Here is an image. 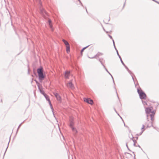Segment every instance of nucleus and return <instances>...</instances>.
Masks as SVG:
<instances>
[{
	"mask_svg": "<svg viewBox=\"0 0 159 159\" xmlns=\"http://www.w3.org/2000/svg\"><path fill=\"white\" fill-rule=\"evenodd\" d=\"M152 107H147L145 109L146 113L147 114V117L148 121V117L150 116L151 118V120L153 121V117L155 115V112L153 111H152Z\"/></svg>",
	"mask_w": 159,
	"mask_h": 159,
	"instance_id": "f257e3e1",
	"label": "nucleus"
},
{
	"mask_svg": "<svg viewBox=\"0 0 159 159\" xmlns=\"http://www.w3.org/2000/svg\"><path fill=\"white\" fill-rule=\"evenodd\" d=\"M37 72L40 80H42L45 78V76L43 73V68L41 66L39 68H38L37 70Z\"/></svg>",
	"mask_w": 159,
	"mask_h": 159,
	"instance_id": "f03ea898",
	"label": "nucleus"
},
{
	"mask_svg": "<svg viewBox=\"0 0 159 159\" xmlns=\"http://www.w3.org/2000/svg\"><path fill=\"white\" fill-rule=\"evenodd\" d=\"M137 92L139 94L140 99H146V95L145 93L142 91V90L141 89L140 90L139 89H138Z\"/></svg>",
	"mask_w": 159,
	"mask_h": 159,
	"instance_id": "7ed1b4c3",
	"label": "nucleus"
},
{
	"mask_svg": "<svg viewBox=\"0 0 159 159\" xmlns=\"http://www.w3.org/2000/svg\"><path fill=\"white\" fill-rule=\"evenodd\" d=\"M43 95H44V96L45 98L49 102L51 107V108L52 109V111L53 113V108L51 104V103L50 100L49 99L48 96L45 93Z\"/></svg>",
	"mask_w": 159,
	"mask_h": 159,
	"instance_id": "20e7f679",
	"label": "nucleus"
},
{
	"mask_svg": "<svg viewBox=\"0 0 159 159\" xmlns=\"http://www.w3.org/2000/svg\"><path fill=\"white\" fill-rule=\"evenodd\" d=\"M84 101L91 105H92L93 103V100L89 98H84Z\"/></svg>",
	"mask_w": 159,
	"mask_h": 159,
	"instance_id": "39448f33",
	"label": "nucleus"
},
{
	"mask_svg": "<svg viewBox=\"0 0 159 159\" xmlns=\"http://www.w3.org/2000/svg\"><path fill=\"white\" fill-rule=\"evenodd\" d=\"M53 94L55 96L57 100L61 102V97L59 95L56 93H53Z\"/></svg>",
	"mask_w": 159,
	"mask_h": 159,
	"instance_id": "423d86ee",
	"label": "nucleus"
},
{
	"mask_svg": "<svg viewBox=\"0 0 159 159\" xmlns=\"http://www.w3.org/2000/svg\"><path fill=\"white\" fill-rule=\"evenodd\" d=\"M144 127H145L144 125H142V128H141L142 131H141V132L140 133H139V134H137V136H139V135H140L142 134V133L143 132L144 130ZM138 136H137L136 137V140L138 139Z\"/></svg>",
	"mask_w": 159,
	"mask_h": 159,
	"instance_id": "0eeeda50",
	"label": "nucleus"
},
{
	"mask_svg": "<svg viewBox=\"0 0 159 159\" xmlns=\"http://www.w3.org/2000/svg\"><path fill=\"white\" fill-rule=\"evenodd\" d=\"M67 86L68 87L73 89L74 88L73 84H72L71 81L68 82L67 84Z\"/></svg>",
	"mask_w": 159,
	"mask_h": 159,
	"instance_id": "6e6552de",
	"label": "nucleus"
},
{
	"mask_svg": "<svg viewBox=\"0 0 159 159\" xmlns=\"http://www.w3.org/2000/svg\"><path fill=\"white\" fill-rule=\"evenodd\" d=\"M123 66L125 67V68L127 70V71H128L129 73L131 75V77L133 79V80L134 81V77L132 75V73L131 72V71L130 70H129V69H128V68L125 65H125H123Z\"/></svg>",
	"mask_w": 159,
	"mask_h": 159,
	"instance_id": "1a4fd4ad",
	"label": "nucleus"
},
{
	"mask_svg": "<svg viewBox=\"0 0 159 159\" xmlns=\"http://www.w3.org/2000/svg\"><path fill=\"white\" fill-rule=\"evenodd\" d=\"M40 13L41 14H43V15H44V14H47V12H46L45 10L43 9L40 8Z\"/></svg>",
	"mask_w": 159,
	"mask_h": 159,
	"instance_id": "9d476101",
	"label": "nucleus"
},
{
	"mask_svg": "<svg viewBox=\"0 0 159 159\" xmlns=\"http://www.w3.org/2000/svg\"><path fill=\"white\" fill-rule=\"evenodd\" d=\"M70 74V71H66L65 72V76L66 78H68Z\"/></svg>",
	"mask_w": 159,
	"mask_h": 159,
	"instance_id": "9b49d317",
	"label": "nucleus"
},
{
	"mask_svg": "<svg viewBox=\"0 0 159 159\" xmlns=\"http://www.w3.org/2000/svg\"><path fill=\"white\" fill-rule=\"evenodd\" d=\"M151 126H152L154 128H155V127L153 126L152 125V122H149V123L147 125V127H150Z\"/></svg>",
	"mask_w": 159,
	"mask_h": 159,
	"instance_id": "f8f14e48",
	"label": "nucleus"
},
{
	"mask_svg": "<svg viewBox=\"0 0 159 159\" xmlns=\"http://www.w3.org/2000/svg\"><path fill=\"white\" fill-rule=\"evenodd\" d=\"M66 50L67 52V53H69V52H70V45L66 46Z\"/></svg>",
	"mask_w": 159,
	"mask_h": 159,
	"instance_id": "ddd939ff",
	"label": "nucleus"
},
{
	"mask_svg": "<svg viewBox=\"0 0 159 159\" xmlns=\"http://www.w3.org/2000/svg\"><path fill=\"white\" fill-rule=\"evenodd\" d=\"M74 125V123L72 121V120H70V126L71 128L72 127H73V126Z\"/></svg>",
	"mask_w": 159,
	"mask_h": 159,
	"instance_id": "4468645a",
	"label": "nucleus"
},
{
	"mask_svg": "<svg viewBox=\"0 0 159 159\" xmlns=\"http://www.w3.org/2000/svg\"><path fill=\"white\" fill-rule=\"evenodd\" d=\"M119 58H120V61L121 62V63H122V64L123 65H125V64L123 62V61L122 60V59L121 58V57H120V56L119 55V53H118V52H117V54Z\"/></svg>",
	"mask_w": 159,
	"mask_h": 159,
	"instance_id": "2eb2a0df",
	"label": "nucleus"
},
{
	"mask_svg": "<svg viewBox=\"0 0 159 159\" xmlns=\"http://www.w3.org/2000/svg\"><path fill=\"white\" fill-rule=\"evenodd\" d=\"M134 137H132V140L133 141L134 143V146L137 147V145L136 144V140H135L134 139Z\"/></svg>",
	"mask_w": 159,
	"mask_h": 159,
	"instance_id": "dca6fc26",
	"label": "nucleus"
},
{
	"mask_svg": "<svg viewBox=\"0 0 159 159\" xmlns=\"http://www.w3.org/2000/svg\"><path fill=\"white\" fill-rule=\"evenodd\" d=\"M62 41L65 44V45H66V46H67V45H69V43H68V42L67 41H66V40H65V39H63L62 40Z\"/></svg>",
	"mask_w": 159,
	"mask_h": 159,
	"instance_id": "f3484780",
	"label": "nucleus"
},
{
	"mask_svg": "<svg viewBox=\"0 0 159 159\" xmlns=\"http://www.w3.org/2000/svg\"><path fill=\"white\" fill-rule=\"evenodd\" d=\"M38 89H39V90L40 92V93L41 94H43L45 93L44 92V91L43 90H42L40 89V87H38Z\"/></svg>",
	"mask_w": 159,
	"mask_h": 159,
	"instance_id": "a211bd4d",
	"label": "nucleus"
},
{
	"mask_svg": "<svg viewBox=\"0 0 159 159\" xmlns=\"http://www.w3.org/2000/svg\"><path fill=\"white\" fill-rule=\"evenodd\" d=\"M89 45H88L85 47H84V48H82V49L81 50V55H82V52L84 51L86 48H87V47H88L89 46Z\"/></svg>",
	"mask_w": 159,
	"mask_h": 159,
	"instance_id": "6ab92c4d",
	"label": "nucleus"
},
{
	"mask_svg": "<svg viewBox=\"0 0 159 159\" xmlns=\"http://www.w3.org/2000/svg\"><path fill=\"white\" fill-rule=\"evenodd\" d=\"M102 65L103 66L104 68L105 69V70H106V71L110 75L111 74V73L109 72V71L106 68L105 66L103 65V63H102Z\"/></svg>",
	"mask_w": 159,
	"mask_h": 159,
	"instance_id": "aec40b11",
	"label": "nucleus"
},
{
	"mask_svg": "<svg viewBox=\"0 0 159 159\" xmlns=\"http://www.w3.org/2000/svg\"><path fill=\"white\" fill-rule=\"evenodd\" d=\"M71 129H72L74 133H77V131L76 130V129L75 128H74V127H72V128H71Z\"/></svg>",
	"mask_w": 159,
	"mask_h": 159,
	"instance_id": "412c9836",
	"label": "nucleus"
},
{
	"mask_svg": "<svg viewBox=\"0 0 159 159\" xmlns=\"http://www.w3.org/2000/svg\"><path fill=\"white\" fill-rule=\"evenodd\" d=\"M125 154H126V155L128 157H132V156L131 154L128 153H125Z\"/></svg>",
	"mask_w": 159,
	"mask_h": 159,
	"instance_id": "4be33fe9",
	"label": "nucleus"
},
{
	"mask_svg": "<svg viewBox=\"0 0 159 159\" xmlns=\"http://www.w3.org/2000/svg\"><path fill=\"white\" fill-rule=\"evenodd\" d=\"M48 22H49V25H50V27L51 28H52V25H51V20H48Z\"/></svg>",
	"mask_w": 159,
	"mask_h": 159,
	"instance_id": "5701e85b",
	"label": "nucleus"
},
{
	"mask_svg": "<svg viewBox=\"0 0 159 159\" xmlns=\"http://www.w3.org/2000/svg\"><path fill=\"white\" fill-rule=\"evenodd\" d=\"M35 81L36 84L37 85L38 87H40L39 83V82L35 80Z\"/></svg>",
	"mask_w": 159,
	"mask_h": 159,
	"instance_id": "b1692460",
	"label": "nucleus"
},
{
	"mask_svg": "<svg viewBox=\"0 0 159 159\" xmlns=\"http://www.w3.org/2000/svg\"><path fill=\"white\" fill-rule=\"evenodd\" d=\"M142 102H143V104L144 105H147V102H146V101H142Z\"/></svg>",
	"mask_w": 159,
	"mask_h": 159,
	"instance_id": "393cba45",
	"label": "nucleus"
},
{
	"mask_svg": "<svg viewBox=\"0 0 159 159\" xmlns=\"http://www.w3.org/2000/svg\"><path fill=\"white\" fill-rule=\"evenodd\" d=\"M97 57V55H96L94 56L93 57H89L90 58L93 59V58H96Z\"/></svg>",
	"mask_w": 159,
	"mask_h": 159,
	"instance_id": "a878e982",
	"label": "nucleus"
},
{
	"mask_svg": "<svg viewBox=\"0 0 159 159\" xmlns=\"http://www.w3.org/2000/svg\"><path fill=\"white\" fill-rule=\"evenodd\" d=\"M114 110L115 111V112H116L117 114L118 115H119V116H120V118L121 119H122V118H121V116L119 115V114L116 111V109H115V108H114Z\"/></svg>",
	"mask_w": 159,
	"mask_h": 159,
	"instance_id": "bb28decb",
	"label": "nucleus"
},
{
	"mask_svg": "<svg viewBox=\"0 0 159 159\" xmlns=\"http://www.w3.org/2000/svg\"><path fill=\"white\" fill-rule=\"evenodd\" d=\"M23 123V122H22L20 124V125H19L18 127V129H17V131H18V130L20 128V126H21V125L22 124V123Z\"/></svg>",
	"mask_w": 159,
	"mask_h": 159,
	"instance_id": "cd10ccee",
	"label": "nucleus"
},
{
	"mask_svg": "<svg viewBox=\"0 0 159 159\" xmlns=\"http://www.w3.org/2000/svg\"><path fill=\"white\" fill-rule=\"evenodd\" d=\"M110 75L111 76V78H112V80H113V82L114 83V84H115L114 81V79H113V77L112 76V75L111 74H110Z\"/></svg>",
	"mask_w": 159,
	"mask_h": 159,
	"instance_id": "c85d7f7f",
	"label": "nucleus"
},
{
	"mask_svg": "<svg viewBox=\"0 0 159 159\" xmlns=\"http://www.w3.org/2000/svg\"><path fill=\"white\" fill-rule=\"evenodd\" d=\"M37 2H38L41 5V2L40 1V0H36Z\"/></svg>",
	"mask_w": 159,
	"mask_h": 159,
	"instance_id": "c756f323",
	"label": "nucleus"
},
{
	"mask_svg": "<svg viewBox=\"0 0 159 159\" xmlns=\"http://www.w3.org/2000/svg\"><path fill=\"white\" fill-rule=\"evenodd\" d=\"M108 36L110 37V38L111 39H112H112H113V38H112V37L111 35H109V34H108Z\"/></svg>",
	"mask_w": 159,
	"mask_h": 159,
	"instance_id": "7c9ffc66",
	"label": "nucleus"
},
{
	"mask_svg": "<svg viewBox=\"0 0 159 159\" xmlns=\"http://www.w3.org/2000/svg\"><path fill=\"white\" fill-rule=\"evenodd\" d=\"M80 2V3L81 5L82 6H83V5L82 4V3H81V1L80 0H78Z\"/></svg>",
	"mask_w": 159,
	"mask_h": 159,
	"instance_id": "2f4dec72",
	"label": "nucleus"
},
{
	"mask_svg": "<svg viewBox=\"0 0 159 159\" xmlns=\"http://www.w3.org/2000/svg\"><path fill=\"white\" fill-rule=\"evenodd\" d=\"M112 41H113V42L114 46V47H115V45L114 41L113 39H112Z\"/></svg>",
	"mask_w": 159,
	"mask_h": 159,
	"instance_id": "473e14b6",
	"label": "nucleus"
},
{
	"mask_svg": "<svg viewBox=\"0 0 159 159\" xmlns=\"http://www.w3.org/2000/svg\"><path fill=\"white\" fill-rule=\"evenodd\" d=\"M114 48H115V49L116 50V51L117 54V52H118V50H117V49H116V46H115V47H114Z\"/></svg>",
	"mask_w": 159,
	"mask_h": 159,
	"instance_id": "72a5a7b5",
	"label": "nucleus"
},
{
	"mask_svg": "<svg viewBox=\"0 0 159 159\" xmlns=\"http://www.w3.org/2000/svg\"><path fill=\"white\" fill-rule=\"evenodd\" d=\"M99 61L100 62V63H101V64L102 65V63H102V61H101L100 59H99Z\"/></svg>",
	"mask_w": 159,
	"mask_h": 159,
	"instance_id": "f704fd0d",
	"label": "nucleus"
},
{
	"mask_svg": "<svg viewBox=\"0 0 159 159\" xmlns=\"http://www.w3.org/2000/svg\"><path fill=\"white\" fill-rule=\"evenodd\" d=\"M28 74H30L29 69V68H28Z\"/></svg>",
	"mask_w": 159,
	"mask_h": 159,
	"instance_id": "c9c22d12",
	"label": "nucleus"
},
{
	"mask_svg": "<svg viewBox=\"0 0 159 159\" xmlns=\"http://www.w3.org/2000/svg\"><path fill=\"white\" fill-rule=\"evenodd\" d=\"M126 147H127L128 149L129 150V148L128 147L127 143H126Z\"/></svg>",
	"mask_w": 159,
	"mask_h": 159,
	"instance_id": "e433bc0d",
	"label": "nucleus"
},
{
	"mask_svg": "<svg viewBox=\"0 0 159 159\" xmlns=\"http://www.w3.org/2000/svg\"><path fill=\"white\" fill-rule=\"evenodd\" d=\"M116 94H117V97H118V98H119L118 97V94L117 93V92L116 91Z\"/></svg>",
	"mask_w": 159,
	"mask_h": 159,
	"instance_id": "4c0bfd02",
	"label": "nucleus"
},
{
	"mask_svg": "<svg viewBox=\"0 0 159 159\" xmlns=\"http://www.w3.org/2000/svg\"><path fill=\"white\" fill-rule=\"evenodd\" d=\"M137 146H138V147H139V148H141L140 146L139 145H137Z\"/></svg>",
	"mask_w": 159,
	"mask_h": 159,
	"instance_id": "58836bf2",
	"label": "nucleus"
},
{
	"mask_svg": "<svg viewBox=\"0 0 159 159\" xmlns=\"http://www.w3.org/2000/svg\"><path fill=\"white\" fill-rule=\"evenodd\" d=\"M125 3H124V6H123V7H124L125 5Z\"/></svg>",
	"mask_w": 159,
	"mask_h": 159,
	"instance_id": "ea45409f",
	"label": "nucleus"
},
{
	"mask_svg": "<svg viewBox=\"0 0 159 159\" xmlns=\"http://www.w3.org/2000/svg\"><path fill=\"white\" fill-rule=\"evenodd\" d=\"M8 147V146H7V148H6V150H7V148Z\"/></svg>",
	"mask_w": 159,
	"mask_h": 159,
	"instance_id": "a19ab883",
	"label": "nucleus"
},
{
	"mask_svg": "<svg viewBox=\"0 0 159 159\" xmlns=\"http://www.w3.org/2000/svg\"><path fill=\"white\" fill-rule=\"evenodd\" d=\"M86 11L87 12V9H86Z\"/></svg>",
	"mask_w": 159,
	"mask_h": 159,
	"instance_id": "79ce46f5",
	"label": "nucleus"
},
{
	"mask_svg": "<svg viewBox=\"0 0 159 159\" xmlns=\"http://www.w3.org/2000/svg\"><path fill=\"white\" fill-rule=\"evenodd\" d=\"M106 32L107 33H108V32H107V31H106Z\"/></svg>",
	"mask_w": 159,
	"mask_h": 159,
	"instance_id": "37998d69",
	"label": "nucleus"
},
{
	"mask_svg": "<svg viewBox=\"0 0 159 159\" xmlns=\"http://www.w3.org/2000/svg\"><path fill=\"white\" fill-rule=\"evenodd\" d=\"M135 155H134V157H135Z\"/></svg>",
	"mask_w": 159,
	"mask_h": 159,
	"instance_id": "c03bdc74",
	"label": "nucleus"
}]
</instances>
